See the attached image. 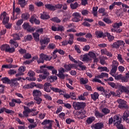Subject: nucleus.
Masks as SVG:
<instances>
[{
  "label": "nucleus",
  "instance_id": "obj_11",
  "mask_svg": "<svg viewBox=\"0 0 129 129\" xmlns=\"http://www.w3.org/2000/svg\"><path fill=\"white\" fill-rule=\"evenodd\" d=\"M104 127V124L102 122H99L91 125L92 129H102Z\"/></svg>",
  "mask_w": 129,
  "mask_h": 129
},
{
  "label": "nucleus",
  "instance_id": "obj_25",
  "mask_svg": "<svg viewBox=\"0 0 129 129\" xmlns=\"http://www.w3.org/2000/svg\"><path fill=\"white\" fill-rule=\"evenodd\" d=\"M91 97L94 101H96L98 99V97H99V94L97 92H94L93 94H91Z\"/></svg>",
  "mask_w": 129,
  "mask_h": 129
},
{
  "label": "nucleus",
  "instance_id": "obj_50",
  "mask_svg": "<svg viewBox=\"0 0 129 129\" xmlns=\"http://www.w3.org/2000/svg\"><path fill=\"white\" fill-rule=\"evenodd\" d=\"M37 29H38V27H37V26H34L33 27H31V26H30L28 30H27V32L32 33V32H35V31H36Z\"/></svg>",
  "mask_w": 129,
  "mask_h": 129
},
{
  "label": "nucleus",
  "instance_id": "obj_42",
  "mask_svg": "<svg viewBox=\"0 0 129 129\" xmlns=\"http://www.w3.org/2000/svg\"><path fill=\"white\" fill-rule=\"evenodd\" d=\"M18 4L20 5L21 8H25V6H26V0H18Z\"/></svg>",
  "mask_w": 129,
  "mask_h": 129
},
{
  "label": "nucleus",
  "instance_id": "obj_13",
  "mask_svg": "<svg viewBox=\"0 0 129 129\" xmlns=\"http://www.w3.org/2000/svg\"><path fill=\"white\" fill-rule=\"evenodd\" d=\"M52 85L50 83H45L43 85V89L45 92L49 93L51 92Z\"/></svg>",
  "mask_w": 129,
  "mask_h": 129
},
{
  "label": "nucleus",
  "instance_id": "obj_31",
  "mask_svg": "<svg viewBox=\"0 0 129 129\" xmlns=\"http://www.w3.org/2000/svg\"><path fill=\"white\" fill-rule=\"evenodd\" d=\"M44 75H39V78L40 80H39V81H42V80H45L48 76L50 75V73L49 72L47 71V74H43ZM42 79V80H41Z\"/></svg>",
  "mask_w": 129,
  "mask_h": 129
},
{
  "label": "nucleus",
  "instance_id": "obj_59",
  "mask_svg": "<svg viewBox=\"0 0 129 129\" xmlns=\"http://www.w3.org/2000/svg\"><path fill=\"white\" fill-rule=\"evenodd\" d=\"M107 38L109 42H112V41L114 40V36L113 35H111L110 33L108 34Z\"/></svg>",
  "mask_w": 129,
  "mask_h": 129
},
{
  "label": "nucleus",
  "instance_id": "obj_60",
  "mask_svg": "<svg viewBox=\"0 0 129 129\" xmlns=\"http://www.w3.org/2000/svg\"><path fill=\"white\" fill-rule=\"evenodd\" d=\"M23 57L25 59H31V58H32V55L31 54H30L29 53H26L23 55Z\"/></svg>",
  "mask_w": 129,
  "mask_h": 129
},
{
  "label": "nucleus",
  "instance_id": "obj_26",
  "mask_svg": "<svg viewBox=\"0 0 129 129\" xmlns=\"http://www.w3.org/2000/svg\"><path fill=\"white\" fill-rule=\"evenodd\" d=\"M80 113H81L80 116H79L78 117V118L79 119H83V118H85L86 117V116L85 115V114L86 113V112L84 110H81L80 111Z\"/></svg>",
  "mask_w": 129,
  "mask_h": 129
},
{
  "label": "nucleus",
  "instance_id": "obj_19",
  "mask_svg": "<svg viewBox=\"0 0 129 129\" xmlns=\"http://www.w3.org/2000/svg\"><path fill=\"white\" fill-rule=\"evenodd\" d=\"M63 67L65 68L66 71H70L72 68H75L76 67L74 64L69 63L68 64H64Z\"/></svg>",
  "mask_w": 129,
  "mask_h": 129
},
{
  "label": "nucleus",
  "instance_id": "obj_51",
  "mask_svg": "<svg viewBox=\"0 0 129 129\" xmlns=\"http://www.w3.org/2000/svg\"><path fill=\"white\" fill-rule=\"evenodd\" d=\"M111 76H113V77H114L115 80H120L122 76L121 74H119L118 75H114L111 74Z\"/></svg>",
  "mask_w": 129,
  "mask_h": 129
},
{
  "label": "nucleus",
  "instance_id": "obj_61",
  "mask_svg": "<svg viewBox=\"0 0 129 129\" xmlns=\"http://www.w3.org/2000/svg\"><path fill=\"white\" fill-rule=\"evenodd\" d=\"M112 67H118V62L116 60H113L112 62Z\"/></svg>",
  "mask_w": 129,
  "mask_h": 129
},
{
  "label": "nucleus",
  "instance_id": "obj_64",
  "mask_svg": "<svg viewBox=\"0 0 129 129\" xmlns=\"http://www.w3.org/2000/svg\"><path fill=\"white\" fill-rule=\"evenodd\" d=\"M81 14L83 16H87L89 14V11L87 10H84L82 11Z\"/></svg>",
  "mask_w": 129,
  "mask_h": 129
},
{
  "label": "nucleus",
  "instance_id": "obj_52",
  "mask_svg": "<svg viewBox=\"0 0 129 129\" xmlns=\"http://www.w3.org/2000/svg\"><path fill=\"white\" fill-rule=\"evenodd\" d=\"M36 17H37V15L35 14L31 16L30 19V23H31V24H34V21H35L37 19V18H36Z\"/></svg>",
  "mask_w": 129,
  "mask_h": 129
},
{
  "label": "nucleus",
  "instance_id": "obj_43",
  "mask_svg": "<svg viewBox=\"0 0 129 129\" xmlns=\"http://www.w3.org/2000/svg\"><path fill=\"white\" fill-rule=\"evenodd\" d=\"M97 10H98V7H94L93 8L92 14L94 17H97Z\"/></svg>",
  "mask_w": 129,
  "mask_h": 129
},
{
  "label": "nucleus",
  "instance_id": "obj_57",
  "mask_svg": "<svg viewBox=\"0 0 129 129\" xmlns=\"http://www.w3.org/2000/svg\"><path fill=\"white\" fill-rule=\"evenodd\" d=\"M108 84L111 86V87H112V88H117V85L116 84L113 83V82H108Z\"/></svg>",
  "mask_w": 129,
  "mask_h": 129
},
{
  "label": "nucleus",
  "instance_id": "obj_10",
  "mask_svg": "<svg viewBox=\"0 0 129 129\" xmlns=\"http://www.w3.org/2000/svg\"><path fill=\"white\" fill-rule=\"evenodd\" d=\"M21 14V9L19 8H16L15 9L13 10V17L11 18V19L13 21H15V20H17L18 19V15Z\"/></svg>",
  "mask_w": 129,
  "mask_h": 129
},
{
  "label": "nucleus",
  "instance_id": "obj_20",
  "mask_svg": "<svg viewBox=\"0 0 129 129\" xmlns=\"http://www.w3.org/2000/svg\"><path fill=\"white\" fill-rule=\"evenodd\" d=\"M40 19L42 20H49L50 16L46 12H43L42 14H40Z\"/></svg>",
  "mask_w": 129,
  "mask_h": 129
},
{
  "label": "nucleus",
  "instance_id": "obj_54",
  "mask_svg": "<svg viewBox=\"0 0 129 129\" xmlns=\"http://www.w3.org/2000/svg\"><path fill=\"white\" fill-rule=\"evenodd\" d=\"M30 26H31L29 25V23H24L23 25H22L23 29H24L25 30H27V31L28 30V29H29Z\"/></svg>",
  "mask_w": 129,
  "mask_h": 129
},
{
  "label": "nucleus",
  "instance_id": "obj_38",
  "mask_svg": "<svg viewBox=\"0 0 129 129\" xmlns=\"http://www.w3.org/2000/svg\"><path fill=\"white\" fill-rule=\"evenodd\" d=\"M34 100L36 102V104L40 105V103H42V101H43V99L42 98L39 97H35L34 98Z\"/></svg>",
  "mask_w": 129,
  "mask_h": 129
},
{
  "label": "nucleus",
  "instance_id": "obj_12",
  "mask_svg": "<svg viewBox=\"0 0 129 129\" xmlns=\"http://www.w3.org/2000/svg\"><path fill=\"white\" fill-rule=\"evenodd\" d=\"M22 79V77L16 78L15 79H12L10 82V86H13L14 87H16L19 85V83L18 81H20Z\"/></svg>",
  "mask_w": 129,
  "mask_h": 129
},
{
  "label": "nucleus",
  "instance_id": "obj_23",
  "mask_svg": "<svg viewBox=\"0 0 129 129\" xmlns=\"http://www.w3.org/2000/svg\"><path fill=\"white\" fill-rule=\"evenodd\" d=\"M113 3L115 6H118V7H119V6H122V8H125V9H129L128 6L124 4H122V3L120 2H114Z\"/></svg>",
  "mask_w": 129,
  "mask_h": 129
},
{
  "label": "nucleus",
  "instance_id": "obj_5",
  "mask_svg": "<svg viewBox=\"0 0 129 129\" xmlns=\"http://www.w3.org/2000/svg\"><path fill=\"white\" fill-rule=\"evenodd\" d=\"M125 44L124 41L123 40H117L116 42L111 44L110 47H111L112 49H119L120 46H124Z\"/></svg>",
  "mask_w": 129,
  "mask_h": 129
},
{
  "label": "nucleus",
  "instance_id": "obj_53",
  "mask_svg": "<svg viewBox=\"0 0 129 129\" xmlns=\"http://www.w3.org/2000/svg\"><path fill=\"white\" fill-rule=\"evenodd\" d=\"M43 68L45 69V68H47L48 70H50V71H52L55 68L54 66H47V65H43Z\"/></svg>",
  "mask_w": 129,
  "mask_h": 129
},
{
  "label": "nucleus",
  "instance_id": "obj_14",
  "mask_svg": "<svg viewBox=\"0 0 129 129\" xmlns=\"http://www.w3.org/2000/svg\"><path fill=\"white\" fill-rule=\"evenodd\" d=\"M80 60L83 61V62H89V61H91V58L89 57V55L88 54L86 53L84 55H81L80 56Z\"/></svg>",
  "mask_w": 129,
  "mask_h": 129
},
{
  "label": "nucleus",
  "instance_id": "obj_4",
  "mask_svg": "<svg viewBox=\"0 0 129 129\" xmlns=\"http://www.w3.org/2000/svg\"><path fill=\"white\" fill-rule=\"evenodd\" d=\"M117 102L118 103V107L119 108H120L121 109L123 108L124 109H129V105L126 104L127 103L124 100L121 99H118Z\"/></svg>",
  "mask_w": 129,
  "mask_h": 129
},
{
  "label": "nucleus",
  "instance_id": "obj_55",
  "mask_svg": "<svg viewBox=\"0 0 129 129\" xmlns=\"http://www.w3.org/2000/svg\"><path fill=\"white\" fill-rule=\"evenodd\" d=\"M93 82H98L99 83H101L102 85H105L104 83L102 82L101 80L97 79V78H95L92 80Z\"/></svg>",
  "mask_w": 129,
  "mask_h": 129
},
{
  "label": "nucleus",
  "instance_id": "obj_41",
  "mask_svg": "<svg viewBox=\"0 0 129 129\" xmlns=\"http://www.w3.org/2000/svg\"><path fill=\"white\" fill-rule=\"evenodd\" d=\"M102 112L104 113V115H106V114H108L110 112V110L107 108H103L102 109Z\"/></svg>",
  "mask_w": 129,
  "mask_h": 129
},
{
  "label": "nucleus",
  "instance_id": "obj_44",
  "mask_svg": "<svg viewBox=\"0 0 129 129\" xmlns=\"http://www.w3.org/2000/svg\"><path fill=\"white\" fill-rule=\"evenodd\" d=\"M50 21H51L52 22H54V23H57V24L61 23V20L57 17L51 18L50 19Z\"/></svg>",
  "mask_w": 129,
  "mask_h": 129
},
{
  "label": "nucleus",
  "instance_id": "obj_2",
  "mask_svg": "<svg viewBox=\"0 0 129 129\" xmlns=\"http://www.w3.org/2000/svg\"><path fill=\"white\" fill-rule=\"evenodd\" d=\"M52 59V56L50 55H47L44 53H41L40 54V58L37 60V63L40 64V63H44V61H51Z\"/></svg>",
  "mask_w": 129,
  "mask_h": 129
},
{
  "label": "nucleus",
  "instance_id": "obj_18",
  "mask_svg": "<svg viewBox=\"0 0 129 129\" xmlns=\"http://www.w3.org/2000/svg\"><path fill=\"white\" fill-rule=\"evenodd\" d=\"M4 111H5L6 113H15V112L13 110L7 109V108L3 107L0 109V113H3Z\"/></svg>",
  "mask_w": 129,
  "mask_h": 129
},
{
  "label": "nucleus",
  "instance_id": "obj_1",
  "mask_svg": "<svg viewBox=\"0 0 129 129\" xmlns=\"http://www.w3.org/2000/svg\"><path fill=\"white\" fill-rule=\"evenodd\" d=\"M121 118L119 117L118 115H115L113 116V123L114 125L116 126L118 129H126L123 125L121 124Z\"/></svg>",
  "mask_w": 129,
  "mask_h": 129
},
{
  "label": "nucleus",
  "instance_id": "obj_9",
  "mask_svg": "<svg viewBox=\"0 0 129 129\" xmlns=\"http://www.w3.org/2000/svg\"><path fill=\"white\" fill-rule=\"evenodd\" d=\"M50 42V38H44L43 39H41L40 40V43L41 47H40V50H44L46 46Z\"/></svg>",
  "mask_w": 129,
  "mask_h": 129
},
{
  "label": "nucleus",
  "instance_id": "obj_32",
  "mask_svg": "<svg viewBox=\"0 0 129 129\" xmlns=\"http://www.w3.org/2000/svg\"><path fill=\"white\" fill-rule=\"evenodd\" d=\"M104 115L102 113L100 112L98 110H96L95 112V116H96L97 118H102Z\"/></svg>",
  "mask_w": 129,
  "mask_h": 129
},
{
  "label": "nucleus",
  "instance_id": "obj_22",
  "mask_svg": "<svg viewBox=\"0 0 129 129\" xmlns=\"http://www.w3.org/2000/svg\"><path fill=\"white\" fill-rule=\"evenodd\" d=\"M57 79H58V77H57V76H51L47 78V82H50L52 83V82H54V81H55V80H57Z\"/></svg>",
  "mask_w": 129,
  "mask_h": 129
},
{
  "label": "nucleus",
  "instance_id": "obj_7",
  "mask_svg": "<svg viewBox=\"0 0 129 129\" xmlns=\"http://www.w3.org/2000/svg\"><path fill=\"white\" fill-rule=\"evenodd\" d=\"M0 48L1 51H5V52H8L9 53H14L15 51V48H11L9 44H3Z\"/></svg>",
  "mask_w": 129,
  "mask_h": 129
},
{
  "label": "nucleus",
  "instance_id": "obj_56",
  "mask_svg": "<svg viewBox=\"0 0 129 129\" xmlns=\"http://www.w3.org/2000/svg\"><path fill=\"white\" fill-rule=\"evenodd\" d=\"M70 19H71V15L67 14V17L63 19L62 22L65 23L66 22H67V21H69Z\"/></svg>",
  "mask_w": 129,
  "mask_h": 129
},
{
  "label": "nucleus",
  "instance_id": "obj_37",
  "mask_svg": "<svg viewBox=\"0 0 129 129\" xmlns=\"http://www.w3.org/2000/svg\"><path fill=\"white\" fill-rule=\"evenodd\" d=\"M80 84L85 85L88 83V79L86 78H81L80 79Z\"/></svg>",
  "mask_w": 129,
  "mask_h": 129
},
{
  "label": "nucleus",
  "instance_id": "obj_27",
  "mask_svg": "<svg viewBox=\"0 0 129 129\" xmlns=\"http://www.w3.org/2000/svg\"><path fill=\"white\" fill-rule=\"evenodd\" d=\"M104 78H108V74L106 73H101L100 75L95 77V78H100V79Z\"/></svg>",
  "mask_w": 129,
  "mask_h": 129
},
{
  "label": "nucleus",
  "instance_id": "obj_58",
  "mask_svg": "<svg viewBox=\"0 0 129 129\" xmlns=\"http://www.w3.org/2000/svg\"><path fill=\"white\" fill-rule=\"evenodd\" d=\"M78 42H87V39L84 37H78L77 38Z\"/></svg>",
  "mask_w": 129,
  "mask_h": 129
},
{
  "label": "nucleus",
  "instance_id": "obj_47",
  "mask_svg": "<svg viewBox=\"0 0 129 129\" xmlns=\"http://www.w3.org/2000/svg\"><path fill=\"white\" fill-rule=\"evenodd\" d=\"M95 34L97 38H102L103 36V32L102 31H96Z\"/></svg>",
  "mask_w": 129,
  "mask_h": 129
},
{
  "label": "nucleus",
  "instance_id": "obj_49",
  "mask_svg": "<svg viewBox=\"0 0 129 129\" xmlns=\"http://www.w3.org/2000/svg\"><path fill=\"white\" fill-rule=\"evenodd\" d=\"M37 29H35V33H37L38 34H43L44 32V29L42 28H39V27H37Z\"/></svg>",
  "mask_w": 129,
  "mask_h": 129
},
{
  "label": "nucleus",
  "instance_id": "obj_48",
  "mask_svg": "<svg viewBox=\"0 0 129 129\" xmlns=\"http://www.w3.org/2000/svg\"><path fill=\"white\" fill-rule=\"evenodd\" d=\"M57 52L59 53V54H60V55H64V54H65V52L62 49H56L53 51V54H55Z\"/></svg>",
  "mask_w": 129,
  "mask_h": 129
},
{
  "label": "nucleus",
  "instance_id": "obj_8",
  "mask_svg": "<svg viewBox=\"0 0 129 129\" xmlns=\"http://www.w3.org/2000/svg\"><path fill=\"white\" fill-rule=\"evenodd\" d=\"M72 16L74 17L72 19V22L78 23V22L83 20V17H81V14L78 12L74 13Z\"/></svg>",
  "mask_w": 129,
  "mask_h": 129
},
{
  "label": "nucleus",
  "instance_id": "obj_46",
  "mask_svg": "<svg viewBox=\"0 0 129 129\" xmlns=\"http://www.w3.org/2000/svg\"><path fill=\"white\" fill-rule=\"evenodd\" d=\"M74 49L75 51L78 53V54H81V50H80V46L78 45H75L74 46Z\"/></svg>",
  "mask_w": 129,
  "mask_h": 129
},
{
  "label": "nucleus",
  "instance_id": "obj_39",
  "mask_svg": "<svg viewBox=\"0 0 129 129\" xmlns=\"http://www.w3.org/2000/svg\"><path fill=\"white\" fill-rule=\"evenodd\" d=\"M122 92H125V93H129V87H125L123 86H120Z\"/></svg>",
  "mask_w": 129,
  "mask_h": 129
},
{
  "label": "nucleus",
  "instance_id": "obj_28",
  "mask_svg": "<svg viewBox=\"0 0 129 129\" xmlns=\"http://www.w3.org/2000/svg\"><path fill=\"white\" fill-rule=\"evenodd\" d=\"M45 7L46 9L49 10V11H56V9H55V6L52 5V4H46L45 5Z\"/></svg>",
  "mask_w": 129,
  "mask_h": 129
},
{
  "label": "nucleus",
  "instance_id": "obj_63",
  "mask_svg": "<svg viewBox=\"0 0 129 129\" xmlns=\"http://www.w3.org/2000/svg\"><path fill=\"white\" fill-rule=\"evenodd\" d=\"M51 90L54 92H62V90L59 89L58 88H54L52 87Z\"/></svg>",
  "mask_w": 129,
  "mask_h": 129
},
{
  "label": "nucleus",
  "instance_id": "obj_15",
  "mask_svg": "<svg viewBox=\"0 0 129 129\" xmlns=\"http://www.w3.org/2000/svg\"><path fill=\"white\" fill-rule=\"evenodd\" d=\"M23 113L24 117H28L29 113H31V109H30L28 106H24Z\"/></svg>",
  "mask_w": 129,
  "mask_h": 129
},
{
  "label": "nucleus",
  "instance_id": "obj_21",
  "mask_svg": "<svg viewBox=\"0 0 129 129\" xmlns=\"http://www.w3.org/2000/svg\"><path fill=\"white\" fill-rule=\"evenodd\" d=\"M33 97H38L42 96V92L39 90H34L33 92Z\"/></svg>",
  "mask_w": 129,
  "mask_h": 129
},
{
  "label": "nucleus",
  "instance_id": "obj_17",
  "mask_svg": "<svg viewBox=\"0 0 129 129\" xmlns=\"http://www.w3.org/2000/svg\"><path fill=\"white\" fill-rule=\"evenodd\" d=\"M25 67H20L18 69V73L16 75V77H19V76L24 75V72H25Z\"/></svg>",
  "mask_w": 129,
  "mask_h": 129
},
{
  "label": "nucleus",
  "instance_id": "obj_40",
  "mask_svg": "<svg viewBox=\"0 0 129 129\" xmlns=\"http://www.w3.org/2000/svg\"><path fill=\"white\" fill-rule=\"evenodd\" d=\"M33 40V36L31 35H27L24 37L25 42L32 41Z\"/></svg>",
  "mask_w": 129,
  "mask_h": 129
},
{
  "label": "nucleus",
  "instance_id": "obj_62",
  "mask_svg": "<svg viewBox=\"0 0 129 129\" xmlns=\"http://www.w3.org/2000/svg\"><path fill=\"white\" fill-rule=\"evenodd\" d=\"M19 52L20 54H21V55H24V54H25L26 53H27V49H23V48H20L19 50Z\"/></svg>",
  "mask_w": 129,
  "mask_h": 129
},
{
  "label": "nucleus",
  "instance_id": "obj_35",
  "mask_svg": "<svg viewBox=\"0 0 129 129\" xmlns=\"http://www.w3.org/2000/svg\"><path fill=\"white\" fill-rule=\"evenodd\" d=\"M122 26V23H115L113 25H112V27L114 28V29H115L116 30H117L118 29H119L120 27H121Z\"/></svg>",
  "mask_w": 129,
  "mask_h": 129
},
{
  "label": "nucleus",
  "instance_id": "obj_24",
  "mask_svg": "<svg viewBox=\"0 0 129 129\" xmlns=\"http://www.w3.org/2000/svg\"><path fill=\"white\" fill-rule=\"evenodd\" d=\"M108 58L106 56H102L99 57L100 59V63L101 64V65H104L105 64H106V61H105V60H107Z\"/></svg>",
  "mask_w": 129,
  "mask_h": 129
},
{
  "label": "nucleus",
  "instance_id": "obj_3",
  "mask_svg": "<svg viewBox=\"0 0 129 129\" xmlns=\"http://www.w3.org/2000/svg\"><path fill=\"white\" fill-rule=\"evenodd\" d=\"M86 106V103L84 102H73V107L76 110H80L82 108H84Z\"/></svg>",
  "mask_w": 129,
  "mask_h": 129
},
{
  "label": "nucleus",
  "instance_id": "obj_34",
  "mask_svg": "<svg viewBox=\"0 0 129 129\" xmlns=\"http://www.w3.org/2000/svg\"><path fill=\"white\" fill-rule=\"evenodd\" d=\"M95 120V117H89L86 120V122L88 124H91Z\"/></svg>",
  "mask_w": 129,
  "mask_h": 129
},
{
  "label": "nucleus",
  "instance_id": "obj_16",
  "mask_svg": "<svg viewBox=\"0 0 129 129\" xmlns=\"http://www.w3.org/2000/svg\"><path fill=\"white\" fill-rule=\"evenodd\" d=\"M40 70L36 69L35 71L37 73H43V74H47L48 70L46 69H44V66H40Z\"/></svg>",
  "mask_w": 129,
  "mask_h": 129
},
{
  "label": "nucleus",
  "instance_id": "obj_29",
  "mask_svg": "<svg viewBox=\"0 0 129 129\" xmlns=\"http://www.w3.org/2000/svg\"><path fill=\"white\" fill-rule=\"evenodd\" d=\"M33 38L35 42H39L40 41V34L37 32H34L32 33Z\"/></svg>",
  "mask_w": 129,
  "mask_h": 129
},
{
  "label": "nucleus",
  "instance_id": "obj_6",
  "mask_svg": "<svg viewBox=\"0 0 129 129\" xmlns=\"http://www.w3.org/2000/svg\"><path fill=\"white\" fill-rule=\"evenodd\" d=\"M0 20L3 21V24H4V25H7L9 23V22L10 21V17L8 16L7 12L4 11L1 13Z\"/></svg>",
  "mask_w": 129,
  "mask_h": 129
},
{
  "label": "nucleus",
  "instance_id": "obj_33",
  "mask_svg": "<svg viewBox=\"0 0 129 129\" xmlns=\"http://www.w3.org/2000/svg\"><path fill=\"white\" fill-rule=\"evenodd\" d=\"M79 7H80V5L77 2L70 4V7L72 10H76Z\"/></svg>",
  "mask_w": 129,
  "mask_h": 129
},
{
  "label": "nucleus",
  "instance_id": "obj_45",
  "mask_svg": "<svg viewBox=\"0 0 129 129\" xmlns=\"http://www.w3.org/2000/svg\"><path fill=\"white\" fill-rule=\"evenodd\" d=\"M21 17L23 20H27L29 18H30V14H29V13H24L22 15Z\"/></svg>",
  "mask_w": 129,
  "mask_h": 129
},
{
  "label": "nucleus",
  "instance_id": "obj_30",
  "mask_svg": "<svg viewBox=\"0 0 129 129\" xmlns=\"http://www.w3.org/2000/svg\"><path fill=\"white\" fill-rule=\"evenodd\" d=\"M1 80L3 83H5V84H11V80L8 77L2 78Z\"/></svg>",
  "mask_w": 129,
  "mask_h": 129
},
{
  "label": "nucleus",
  "instance_id": "obj_36",
  "mask_svg": "<svg viewBox=\"0 0 129 129\" xmlns=\"http://www.w3.org/2000/svg\"><path fill=\"white\" fill-rule=\"evenodd\" d=\"M129 117V109H126L123 113V120H125L127 118H128Z\"/></svg>",
  "mask_w": 129,
  "mask_h": 129
}]
</instances>
